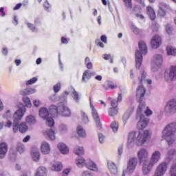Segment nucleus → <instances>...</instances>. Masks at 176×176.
I'll list each match as a JSON object with an SVG mask.
<instances>
[{
	"instance_id": "nucleus-1",
	"label": "nucleus",
	"mask_w": 176,
	"mask_h": 176,
	"mask_svg": "<svg viewBox=\"0 0 176 176\" xmlns=\"http://www.w3.org/2000/svg\"><path fill=\"white\" fill-rule=\"evenodd\" d=\"M152 138V130L145 129L142 131H132L129 134L127 148L131 149L136 144L138 146H142L146 142H149Z\"/></svg>"
},
{
	"instance_id": "nucleus-2",
	"label": "nucleus",
	"mask_w": 176,
	"mask_h": 176,
	"mask_svg": "<svg viewBox=\"0 0 176 176\" xmlns=\"http://www.w3.org/2000/svg\"><path fill=\"white\" fill-rule=\"evenodd\" d=\"M69 95V93L65 91L60 96V102L58 104V107L54 105L50 106V112L52 111L54 113H52L53 116H55V118L58 115H61V116H65V118H69L71 116V110L64 104V102H67Z\"/></svg>"
},
{
	"instance_id": "nucleus-3",
	"label": "nucleus",
	"mask_w": 176,
	"mask_h": 176,
	"mask_svg": "<svg viewBox=\"0 0 176 176\" xmlns=\"http://www.w3.org/2000/svg\"><path fill=\"white\" fill-rule=\"evenodd\" d=\"M26 109L25 107L22 108H19L14 113V121L12 124V129L14 133H17V131H20V133H25L27 130H28V126H27V123L21 122L20 121L23 119L24 115H25Z\"/></svg>"
},
{
	"instance_id": "nucleus-4",
	"label": "nucleus",
	"mask_w": 176,
	"mask_h": 176,
	"mask_svg": "<svg viewBox=\"0 0 176 176\" xmlns=\"http://www.w3.org/2000/svg\"><path fill=\"white\" fill-rule=\"evenodd\" d=\"M176 122L167 124L162 129V138L165 140L169 146L174 145L176 141Z\"/></svg>"
},
{
	"instance_id": "nucleus-5",
	"label": "nucleus",
	"mask_w": 176,
	"mask_h": 176,
	"mask_svg": "<svg viewBox=\"0 0 176 176\" xmlns=\"http://www.w3.org/2000/svg\"><path fill=\"white\" fill-rule=\"evenodd\" d=\"M139 50H137L135 52V65L136 68L140 69L142 64V54H146L148 53V46L144 41H139Z\"/></svg>"
},
{
	"instance_id": "nucleus-6",
	"label": "nucleus",
	"mask_w": 176,
	"mask_h": 176,
	"mask_svg": "<svg viewBox=\"0 0 176 176\" xmlns=\"http://www.w3.org/2000/svg\"><path fill=\"white\" fill-rule=\"evenodd\" d=\"M53 113H54L53 111L50 112V107L49 109L46 107H42L39 110V116L41 119L46 120V124L50 127L54 126V120H53V118H56V116H54Z\"/></svg>"
},
{
	"instance_id": "nucleus-7",
	"label": "nucleus",
	"mask_w": 176,
	"mask_h": 176,
	"mask_svg": "<svg viewBox=\"0 0 176 176\" xmlns=\"http://www.w3.org/2000/svg\"><path fill=\"white\" fill-rule=\"evenodd\" d=\"M164 78L168 83L176 80V65H171L169 69L165 70Z\"/></svg>"
},
{
	"instance_id": "nucleus-8",
	"label": "nucleus",
	"mask_w": 176,
	"mask_h": 176,
	"mask_svg": "<svg viewBox=\"0 0 176 176\" xmlns=\"http://www.w3.org/2000/svg\"><path fill=\"white\" fill-rule=\"evenodd\" d=\"M163 64V55L160 54H155L153 56L152 63H151V70L153 72H156L159 71L160 67Z\"/></svg>"
},
{
	"instance_id": "nucleus-9",
	"label": "nucleus",
	"mask_w": 176,
	"mask_h": 176,
	"mask_svg": "<svg viewBox=\"0 0 176 176\" xmlns=\"http://www.w3.org/2000/svg\"><path fill=\"white\" fill-rule=\"evenodd\" d=\"M164 111L166 115L172 116L176 113V100L170 99L164 106Z\"/></svg>"
},
{
	"instance_id": "nucleus-10",
	"label": "nucleus",
	"mask_w": 176,
	"mask_h": 176,
	"mask_svg": "<svg viewBox=\"0 0 176 176\" xmlns=\"http://www.w3.org/2000/svg\"><path fill=\"white\" fill-rule=\"evenodd\" d=\"M138 166V158L136 157H131L127 162V167L126 169V174H133Z\"/></svg>"
},
{
	"instance_id": "nucleus-11",
	"label": "nucleus",
	"mask_w": 176,
	"mask_h": 176,
	"mask_svg": "<svg viewBox=\"0 0 176 176\" xmlns=\"http://www.w3.org/2000/svg\"><path fill=\"white\" fill-rule=\"evenodd\" d=\"M89 102L90 109H91V115L96 124V127H98L100 129L102 127L101 121L100 120V116H98V112L97 111V109H96V107H94V104H93V102H91V97H89Z\"/></svg>"
},
{
	"instance_id": "nucleus-12",
	"label": "nucleus",
	"mask_w": 176,
	"mask_h": 176,
	"mask_svg": "<svg viewBox=\"0 0 176 176\" xmlns=\"http://www.w3.org/2000/svg\"><path fill=\"white\" fill-rule=\"evenodd\" d=\"M138 158L140 164L148 162V159H149V152L146 148H140L138 151Z\"/></svg>"
},
{
	"instance_id": "nucleus-13",
	"label": "nucleus",
	"mask_w": 176,
	"mask_h": 176,
	"mask_svg": "<svg viewBox=\"0 0 176 176\" xmlns=\"http://www.w3.org/2000/svg\"><path fill=\"white\" fill-rule=\"evenodd\" d=\"M168 168L166 162H161L156 167L154 174L157 175L164 176V174L167 172V168Z\"/></svg>"
},
{
	"instance_id": "nucleus-14",
	"label": "nucleus",
	"mask_w": 176,
	"mask_h": 176,
	"mask_svg": "<svg viewBox=\"0 0 176 176\" xmlns=\"http://www.w3.org/2000/svg\"><path fill=\"white\" fill-rule=\"evenodd\" d=\"M142 172L143 175H148V174H151V171L153 170V167H155V165L152 164V162H150L149 161H146L144 162H142Z\"/></svg>"
},
{
	"instance_id": "nucleus-15",
	"label": "nucleus",
	"mask_w": 176,
	"mask_h": 176,
	"mask_svg": "<svg viewBox=\"0 0 176 176\" xmlns=\"http://www.w3.org/2000/svg\"><path fill=\"white\" fill-rule=\"evenodd\" d=\"M160 159H162V153L160 151H155L152 153L150 161L148 162L155 166V164L159 163Z\"/></svg>"
},
{
	"instance_id": "nucleus-16",
	"label": "nucleus",
	"mask_w": 176,
	"mask_h": 176,
	"mask_svg": "<svg viewBox=\"0 0 176 176\" xmlns=\"http://www.w3.org/2000/svg\"><path fill=\"white\" fill-rule=\"evenodd\" d=\"M146 90H145V87L142 85H140L138 87L137 91H136V98L138 101V102H141L144 100V96H145Z\"/></svg>"
},
{
	"instance_id": "nucleus-17",
	"label": "nucleus",
	"mask_w": 176,
	"mask_h": 176,
	"mask_svg": "<svg viewBox=\"0 0 176 176\" xmlns=\"http://www.w3.org/2000/svg\"><path fill=\"white\" fill-rule=\"evenodd\" d=\"M148 123H149V118L142 116L138 122L137 129H138V130H144V129L146 128V126H148Z\"/></svg>"
},
{
	"instance_id": "nucleus-18",
	"label": "nucleus",
	"mask_w": 176,
	"mask_h": 176,
	"mask_svg": "<svg viewBox=\"0 0 176 176\" xmlns=\"http://www.w3.org/2000/svg\"><path fill=\"white\" fill-rule=\"evenodd\" d=\"M162 45V38L159 35L154 36L151 39V47L153 49H157Z\"/></svg>"
},
{
	"instance_id": "nucleus-19",
	"label": "nucleus",
	"mask_w": 176,
	"mask_h": 176,
	"mask_svg": "<svg viewBox=\"0 0 176 176\" xmlns=\"http://www.w3.org/2000/svg\"><path fill=\"white\" fill-rule=\"evenodd\" d=\"M169 6L166 3L161 2L159 5V10L157 12L160 17H164L166 16V9H168Z\"/></svg>"
},
{
	"instance_id": "nucleus-20",
	"label": "nucleus",
	"mask_w": 176,
	"mask_h": 176,
	"mask_svg": "<svg viewBox=\"0 0 176 176\" xmlns=\"http://www.w3.org/2000/svg\"><path fill=\"white\" fill-rule=\"evenodd\" d=\"M44 136L47 140H50L51 141H54L56 140V131L53 129H49L43 132Z\"/></svg>"
},
{
	"instance_id": "nucleus-21",
	"label": "nucleus",
	"mask_w": 176,
	"mask_h": 176,
	"mask_svg": "<svg viewBox=\"0 0 176 176\" xmlns=\"http://www.w3.org/2000/svg\"><path fill=\"white\" fill-rule=\"evenodd\" d=\"M50 144L47 142H43L41 146V151L43 155H49L50 153Z\"/></svg>"
},
{
	"instance_id": "nucleus-22",
	"label": "nucleus",
	"mask_w": 176,
	"mask_h": 176,
	"mask_svg": "<svg viewBox=\"0 0 176 176\" xmlns=\"http://www.w3.org/2000/svg\"><path fill=\"white\" fill-rule=\"evenodd\" d=\"M71 94L74 102H76V104H79L80 99L82 98V95L74 88L71 89Z\"/></svg>"
},
{
	"instance_id": "nucleus-23",
	"label": "nucleus",
	"mask_w": 176,
	"mask_h": 176,
	"mask_svg": "<svg viewBox=\"0 0 176 176\" xmlns=\"http://www.w3.org/2000/svg\"><path fill=\"white\" fill-rule=\"evenodd\" d=\"M8 144L5 142H2L0 144V159H4L6 156V153H8Z\"/></svg>"
},
{
	"instance_id": "nucleus-24",
	"label": "nucleus",
	"mask_w": 176,
	"mask_h": 176,
	"mask_svg": "<svg viewBox=\"0 0 176 176\" xmlns=\"http://www.w3.org/2000/svg\"><path fill=\"white\" fill-rule=\"evenodd\" d=\"M31 156L33 162L38 163L41 160V153L38 148L33 149L31 151Z\"/></svg>"
},
{
	"instance_id": "nucleus-25",
	"label": "nucleus",
	"mask_w": 176,
	"mask_h": 176,
	"mask_svg": "<svg viewBox=\"0 0 176 176\" xmlns=\"http://www.w3.org/2000/svg\"><path fill=\"white\" fill-rule=\"evenodd\" d=\"M51 170L52 171H61L63 170V164L57 161L52 162L51 163Z\"/></svg>"
},
{
	"instance_id": "nucleus-26",
	"label": "nucleus",
	"mask_w": 176,
	"mask_h": 176,
	"mask_svg": "<svg viewBox=\"0 0 176 176\" xmlns=\"http://www.w3.org/2000/svg\"><path fill=\"white\" fill-rule=\"evenodd\" d=\"M87 168L89 170H91L92 171H94L95 173H97L98 171V166H97V164L96 162H94L91 160H87Z\"/></svg>"
},
{
	"instance_id": "nucleus-27",
	"label": "nucleus",
	"mask_w": 176,
	"mask_h": 176,
	"mask_svg": "<svg viewBox=\"0 0 176 176\" xmlns=\"http://www.w3.org/2000/svg\"><path fill=\"white\" fill-rule=\"evenodd\" d=\"M107 166L111 174H113V175H116V174H118V167L115 163L109 161L107 163Z\"/></svg>"
},
{
	"instance_id": "nucleus-28",
	"label": "nucleus",
	"mask_w": 176,
	"mask_h": 176,
	"mask_svg": "<svg viewBox=\"0 0 176 176\" xmlns=\"http://www.w3.org/2000/svg\"><path fill=\"white\" fill-rule=\"evenodd\" d=\"M58 148L63 155H68L69 152V148L64 143L58 144Z\"/></svg>"
},
{
	"instance_id": "nucleus-29",
	"label": "nucleus",
	"mask_w": 176,
	"mask_h": 176,
	"mask_svg": "<svg viewBox=\"0 0 176 176\" xmlns=\"http://www.w3.org/2000/svg\"><path fill=\"white\" fill-rule=\"evenodd\" d=\"M35 176H47V169L46 167H38L36 171Z\"/></svg>"
},
{
	"instance_id": "nucleus-30",
	"label": "nucleus",
	"mask_w": 176,
	"mask_h": 176,
	"mask_svg": "<svg viewBox=\"0 0 176 176\" xmlns=\"http://www.w3.org/2000/svg\"><path fill=\"white\" fill-rule=\"evenodd\" d=\"M76 164L79 167V168L87 167V161H86V160H85L83 157H78L76 160Z\"/></svg>"
},
{
	"instance_id": "nucleus-31",
	"label": "nucleus",
	"mask_w": 176,
	"mask_h": 176,
	"mask_svg": "<svg viewBox=\"0 0 176 176\" xmlns=\"http://www.w3.org/2000/svg\"><path fill=\"white\" fill-rule=\"evenodd\" d=\"M92 75L93 73H91L89 70H85L82 74L81 82L82 83H86L87 80H89L90 78H91Z\"/></svg>"
},
{
	"instance_id": "nucleus-32",
	"label": "nucleus",
	"mask_w": 176,
	"mask_h": 176,
	"mask_svg": "<svg viewBox=\"0 0 176 176\" xmlns=\"http://www.w3.org/2000/svg\"><path fill=\"white\" fill-rule=\"evenodd\" d=\"M139 102L140 104L138 107L137 113L138 115H141V113H142V112H144L148 107H146V104H145V102H143L142 100Z\"/></svg>"
},
{
	"instance_id": "nucleus-33",
	"label": "nucleus",
	"mask_w": 176,
	"mask_h": 176,
	"mask_svg": "<svg viewBox=\"0 0 176 176\" xmlns=\"http://www.w3.org/2000/svg\"><path fill=\"white\" fill-rule=\"evenodd\" d=\"M34 93H36V89L34 88H27L20 91L21 96H30V94H34Z\"/></svg>"
},
{
	"instance_id": "nucleus-34",
	"label": "nucleus",
	"mask_w": 176,
	"mask_h": 176,
	"mask_svg": "<svg viewBox=\"0 0 176 176\" xmlns=\"http://www.w3.org/2000/svg\"><path fill=\"white\" fill-rule=\"evenodd\" d=\"M77 134L81 138H86V131L83 129V126L78 125L76 128Z\"/></svg>"
},
{
	"instance_id": "nucleus-35",
	"label": "nucleus",
	"mask_w": 176,
	"mask_h": 176,
	"mask_svg": "<svg viewBox=\"0 0 176 176\" xmlns=\"http://www.w3.org/2000/svg\"><path fill=\"white\" fill-rule=\"evenodd\" d=\"M133 111H134V109L133 108H130L124 114V116L122 117V120L124 122V126H125L126 123H127V120H129V118H130V115H131V113H133Z\"/></svg>"
},
{
	"instance_id": "nucleus-36",
	"label": "nucleus",
	"mask_w": 176,
	"mask_h": 176,
	"mask_svg": "<svg viewBox=\"0 0 176 176\" xmlns=\"http://www.w3.org/2000/svg\"><path fill=\"white\" fill-rule=\"evenodd\" d=\"M25 121L30 126H34L36 123V118L34 115H30L26 117Z\"/></svg>"
},
{
	"instance_id": "nucleus-37",
	"label": "nucleus",
	"mask_w": 176,
	"mask_h": 176,
	"mask_svg": "<svg viewBox=\"0 0 176 176\" xmlns=\"http://www.w3.org/2000/svg\"><path fill=\"white\" fill-rule=\"evenodd\" d=\"M147 14L150 17L151 20H155L156 19V14L155 13V10L151 6H148L146 8Z\"/></svg>"
},
{
	"instance_id": "nucleus-38",
	"label": "nucleus",
	"mask_w": 176,
	"mask_h": 176,
	"mask_svg": "<svg viewBox=\"0 0 176 176\" xmlns=\"http://www.w3.org/2000/svg\"><path fill=\"white\" fill-rule=\"evenodd\" d=\"M176 155V150L175 148H170L168 150L166 157L167 159H170V160H173L174 159V156Z\"/></svg>"
},
{
	"instance_id": "nucleus-39",
	"label": "nucleus",
	"mask_w": 176,
	"mask_h": 176,
	"mask_svg": "<svg viewBox=\"0 0 176 176\" xmlns=\"http://www.w3.org/2000/svg\"><path fill=\"white\" fill-rule=\"evenodd\" d=\"M74 153L77 156H82V155H85V148H83V146H76L74 148Z\"/></svg>"
},
{
	"instance_id": "nucleus-40",
	"label": "nucleus",
	"mask_w": 176,
	"mask_h": 176,
	"mask_svg": "<svg viewBox=\"0 0 176 176\" xmlns=\"http://www.w3.org/2000/svg\"><path fill=\"white\" fill-rule=\"evenodd\" d=\"M103 87L106 89V90H109V89H116L118 87V85H115L111 81H107Z\"/></svg>"
},
{
	"instance_id": "nucleus-41",
	"label": "nucleus",
	"mask_w": 176,
	"mask_h": 176,
	"mask_svg": "<svg viewBox=\"0 0 176 176\" xmlns=\"http://www.w3.org/2000/svg\"><path fill=\"white\" fill-rule=\"evenodd\" d=\"M138 80L140 85H144L146 82V72L145 71L142 70L141 72V75L139 76Z\"/></svg>"
},
{
	"instance_id": "nucleus-42",
	"label": "nucleus",
	"mask_w": 176,
	"mask_h": 176,
	"mask_svg": "<svg viewBox=\"0 0 176 176\" xmlns=\"http://www.w3.org/2000/svg\"><path fill=\"white\" fill-rule=\"evenodd\" d=\"M110 127L113 133H118V131L119 130V122L113 121L110 125Z\"/></svg>"
},
{
	"instance_id": "nucleus-43",
	"label": "nucleus",
	"mask_w": 176,
	"mask_h": 176,
	"mask_svg": "<svg viewBox=\"0 0 176 176\" xmlns=\"http://www.w3.org/2000/svg\"><path fill=\"white\" fill-rule=\"evenodd\" d=\"M166 52L168 56H176V49L172 46H168L166 47Z\"/></svg>"
},
{
	"instance_id": "nucleus-44",
	"label": "nucleus",
	"mask_w": 176,
	"mask_h": 176,
	"mask_svg": "<svg viewBox=\"0 0 176 176\" xmlns=\"http://www.w3.org/2000/svg\"><path fill=\"white\" fill-rule=\"evenodd\" d=\"M16 149L19 153H24L25 152V146H24V144L19 142L17 144Z\"/></svg>"
},
{
	"instance_id": "nucleus-45",
	"label": "nucleus",
	"mask_w": 176,
	"mask_h": 176,
	"mask_svg": "<svg viewBox=\"0 0 176 176\" xmlns=\"http://www.w3.org/2000/svg\"><path fill=\"white\" fill-rule=\"evenodd\" d=\"M118 108L110 107L108 109V113L109 116H116V115H118Z\"/></svg>"
},
{
	"instance_id": "nucleus-46",
	"label": "nucleus",
	"mask_w": 176,
	"mask_h": 176,
	"mask_svg": "<svg viewBox=\"0 0 176 176\" xmlns=\"http://www.w3.org/2000/svg\"><path fill=\"white\" fill-rule=\"evenodd\" d=\"M23 100L27 108H31V107H32V104L31 103V100H30V98L24 96Z\"/></svg>"
},
{
	"instance_id": "nucleus-47",
	"label": "nucleus",
	"mask_w": 176,
	"mask_h": 176,
	"mask_svg": "<svg viewBox=\"0 0 176 176\" xmlns=\"http://www.w3.org/2000/svg\"><path fill=\"white\" fill-rule=\"evenodd\" d=\"M26 24L28 25V28L30 29L32 32H38V28H36L35 25L30 23H26Z\"/></svg>"
},
{
	"instance_id": "nucleus-48",
	"label": "nucleus",
	"mask_w": 176,
	"mask_h": 176,
	"mask_svg": "<svg viewBox=\"0 0 176 176\" xmlns=\"http://www.w3.org/2000/svg\"><path fill=\"white\" fill-rule=\"evenodd\" d=\"M123 1L125 3V6L127 9H129V10H131L133 8V3L132 0H123Z\"/></svg>"
},
{
	"instance_id": "nucleus-49",
	"label": "nucleus",
	"mask_w": 176,
	"mask_h": 176,
	"mask_svg": "<svg viewBox=\"0 0 176 176\" xmlns=\"http://www.w3.org/2000/svg\"><path fill=\"white\" fill-rule=\"evenodd\" d=\"M81 116L83 123H85V124H87V123H89V117L83 111H81Z\"/></svg>"
},
{
	"instance_id": "nucleus-50",
	"label": "nucleus",
	"mask_w": 176,
	"mask_h": 176,
	"mask_svg": "<svg viewBox=\"0 0 176 176\" xmlns=\"http://www.w3.org/2000/svg\"><path fill=\"white\" fill-rule=\"evenodd\" d=\"M68 130V126L65 125V124H60L59 126V131L60 133H67Z\"/></svg>"
},
{
	"instance_id": "nucleus-51",
	"label": "nucleus",
	"mask_w": 176,
	"mask_h": 176,
	"mask_svg": "<svg viewBox=\"0 0 176 176\" xmlns=\"http://www.w3.org/2000/svg\"><path fill=\"white\" fill-rule=\"evenodd\" d=\"M43 7L45 10H46L47 12H50V10H52V6L50 5V3H49V1H45V3H43Z\"/></svg>"
},
{
	"instance_id": "nucleus-52",
	"label": "nucleus",
	"mask_w": 176,
	"mask_h": 176,
	"mask_svg": "<svg viewBox=\"0 0 176 176\" xmlns=\"http://www.w3.org/2000/svg\"><path fill=\"white\" fill-rule=\"evenodd\" d=\"M3 118L9 120L12 118V113H10V110H7L6 113L3 115Z\"/></svg>"
},
{
	"instance_id": "nucleus-53",
	"label": "nucleus",
	"mask_w": 176,
	"mask_h": 176,
	"mask_svg": "<svg viewBox=\"0 0 176 176\" xmlns=\"http://www.w3.org/2000/svg\"><path fill=\"white\" fill-rule=\"evenodd\" d=\"M131 30L133 31V32H134V34H135L136 35H138V34L141 33V30H140V29H138V28H137L135 25H132L131 27Z\"/></svg>"
},
{
	"instance_id": "nucleus-54",
	"label": "nucleus",
	"mask_w": 176,
	"mask_h": 176,
	"mask_svg": "<svg viewBox=\"0 0 176 176\" xmlns=\"http://www.w3.org/2000/svg\"><path fill=\"white\" fill-rule=\"evenodd\" d=\"M61 90V83L58 82L54 86V93H58Z\"/></svg>"
},
{
	"instance_id": "nucleus-55",
	"label": "nucleus",
	"mask_w": 176,
	"mask_h": 176,
	"mask_svg": "<svg viewBox=\"0 0 176 176\" xmlns=\"http://www.w3.org/2000/svg\"><path fill=\"white\" fill-rule=\"evenodd\" d=\"M36 82H38V78L36 77H33L30 80H28L26 82V85L28 86L30 85H34V83H36Z\"/></svg>"
},
{
	"instance_id": "nucleus-56",
	"label": "nucleus",
	"mask_w": 176,
	"mask_h": 176,
	"mask_svg": "<svg viewBox=\"0 0 176 176\" xmlns=\"http://www.w3.org/2000/svg\"><path fill=\"white\" fill-rule=\"evenodd\" d=\"M166 30L168 35H173V31H174V29L171 26H170V25H168L166 26Z\"/></svg>"
},
{
	"instance_id": "nucleus-57",
	"label": "nucleus",
	"mask_w": 176,
	"mask_h": 176,
	"mask_svg": "<svg viewBox=\"0 0 176 176\" xmlns=\"http://www.w3.org/2000/svg\"><path fill=\"white\" fill-rule=\"evenodd\" d=\"M95 43L96 45V46H100V47L104 48V43L102 42H101L100 38H96L95 40Z\"/></svg>"
},
{
	"instance_id": "nucleus-58",
	"label": "nucleus",
	"mask_w": 176,
	"mask_h": 176,
	"mask_svg": "<svg viewBox=\"0 0 176 176\" xmlns=\"http://www.w3.org/2000/svg\"><path fill=\"white\" fill-rule=\"evenodd\" d=\"M99 142L100 144H104L105 141V136L102 133L98 134Z\"/></svg>"
},
{
	"instance_id": "nucleus-59",
	"label": "nucleus",
	"mask_w": 176,
	"mask_h": 176,
	"mask_svg": "<svg viewBox=\"0 0 176 176\" xmlns=\"http://www.w3.org/2000/svg\"><path fill=\"white\" fill-rule=\"evenodd\" d=\"M144 112L146 116H151L153 113L152 110L149 107H146Z\"/></svg>"
},
{
	"instance_id": "nucleus-60",
	"label": "nucleus",
	"mask_w": 176,
	"mask_h": 176,
	"mask_svg": "<svg viewBox=\"0 0 176 176\" xmlns=\"http://www.w3.org/2000/svg\"><path fill=\"white\" fill-rule=\"evenodd\" d=\"M118 104H119L116 100L113 99L111 101V106L112 107L111 108H118Z\"/></svg>"
},
{
	"instance_id": "nucleus-61",
	"label": "nucleus",
	"mask_w": 176,
	"mask_h": 176,
	"mask_svg": "<svg viewBox=\"0 0 176 176\" xmlns=\"http://www.w3.org/2000/svg\"><path fill=\"white\" fill-rule=\"evenodd\" d=\"M69 173H71V168H66L62 173V175L61 176H68Z\"/></svg>"
},
{
	"instance_id": "nucleus-62",
	"label": "nucleus",
	"mask_w": 176,
	"mask_h": 176,
	"mask_svg": "<svg viewBox=\"0 0 176 176\" xmlns=\"http://www.w3.org/2000/svg\"><path fill=\"white\" fill-rule=\"evenodd\" d=\"M50 101H52V102H56V101H57V95L54 94V95H51L50 96Z\"/></svg>"
},
{
	"instance_id": "nucleus-63",
	"label": "nucleus",
	"mask_w": 176,
	"mask_h": 176,
	"mask_svg": "<svg viewBox=\"0 0 176 176\" xmlns=\"http://www.w3.org/2000/svg\"><path fill=\"white\" fill-rule=\"evenodd\" d=\"M100 41H102V42H104L105 44L108 43V39L107 38V36L105 35H102L100 36Z\"/></svg>"
},
{
	"instance_id": "nucleus-64",
	"label": "nucleus",
	"mask_w": 176,
	"mask_h": 176,
	"mask_svg": "<svg viewBox=\"0 0 176 176\" xmlns=\"http://www.w3.org/2000/svg\"><path fill=\"white\" fill-rule=\"evenodd\" d=\"M82 176H93V174L89 170H85L82 173Z\"/></svg>"
}]
</instances>
